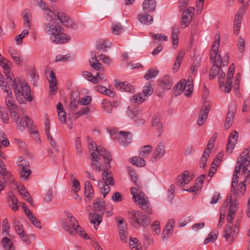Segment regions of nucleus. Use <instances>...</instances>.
<instances>
[{"label":"nucleus","mask_w":250,"mask_h":250,"mask_svg":"<svg viewBox=\"0 0 250 250\" xmlns=\"http://www.w3.org/2000/svg\"><path fill=\"white\" fill-rule=\"evenodd\" d=\"M43 29L45 33L50 36L51 41L54 43H65L70 39L68 36L62 33V28L60 26L50 23H45Z\"/></svg>","instance_id":"obj_5"},{"label":"nucleus","mask_w":250,"mask_h":250,"mask_svg":"<svg viewBox=\"0 0 250 250\" xmlns=\"http://www.w3.org/2000/svg\"><path fill=\"white\" fill-rule=\"evenodd\" d=\"M186 80L180 81L174 87L176 95L181 94L184 91V83Z\"/></svg>","instance_id":"obj_47"},{"label":"nucleus","mask_w":250,"mask_h":250,"mask_svg":"<svg viewBox=\"0 0 250 250\" xmlns=\"http://www.w3.org/2000/svg\"><path fill=\"white\" fill-rule=\"evenodd\" d=\"M23 19V27L24 28H28L31 29L32 14L30 11L28 9H25L22 12V14Z\"/></svg>","instance_id":"obj_23"},{"label":"nucleus","mask_w":250,"mask_h":250,"mask_svg":"<svg viewBox=\"0 0 250 250\" xmlns=\"http://www.w3.org/2000/svg\"><path fill=\"white\" fill-rule=\"evenodd\" d=\"M64 213L68 218V223L64 225V229L71 235H75L78 233L84 239H89L86 232L79 226L77 220L73 217V215L67 211H65Z\"/></svg>","instance_id":"obj_7"},{"label":"nucleus","mask_w":250,"mask_h":250,"mask_svg":"<svg viewBox=\"0 0 250 250\" xmlns=\"http://www.w3.org/2000/svg\"><path fill=\"white\" fill-rule=\"evenodd\" d=\"M45 73L46 78L49 83L50 89L51 90V93L53 95H55L57 89L56 76L53 71L49 69H47Z\"/></svg>","instance_id":"obj_15"},{"label":"nucleus","mask_w":250,"mask_h":250,"mask_svg":"<svg viewBox=\"0 0 250 250\" xmlns=\"http://www.w3.org/2000/svg\"><path fill=\"white\" fill-rule=\"evenodd\" d=\"M129 176L130 177L131 180L134 183V184L137 186H138V187L140 186V183L139 181H138L137 175L133 169H132L131 168L129 169Z\"/></svg>","instance_id":"obj_56"},{"label":"nucleus","mask_w":250,"mask_h":250,"mask_svg":"<svg viewBox=\"0 0 250 250\" xmlns=\"http://www.w3.org/2000/svg\"><path fill=\"white\" fill-rule=\"evenodd\" d=\"M84 193L87 198H93V189L92 186L89 181H86L84 183Z\"/></svg>","instance_id":"obj_31"},{"label":"nucleus","mask_w":250,"mask_h":250,"mask_svg":"<svg viewBox=\"0 0 250 250\" xmlns=\"http://www.w3.org/2000/svg\"><path fill=\"white\" fill-rule=\"evenodd\" d=\"M208 114L207 113V112H204L201 111L197 121L198 125H202L205 123L208 117Z\"/></svg>","instance_id":"obj_60"},{"label":"nucleus","mask_w":250,"mask_h":250,"mask_svg":"<svg viewBox=\"0 0 250 250\" xmlns=\"http://www.w3.org/2000/svg\"><path fill=\"white\" fill-rule=\"evenodd\" d=\"M156 2L155 0H145L142 4L143 9L145 12H152L156 8Z\"/></svg>","instance_id":"obj_24"},{"label":"nucleus","mask_w":250,"mask_h":250,"mask_svg":"<svg viewBox=\"0 0 250 250\" xmlns=\"http://www.w3.org/2000/svg\"><path fill=\"white\" fill-rule=\"evenodd\" d=\"M159 71L154 69H150L145 75L144 77L146 80L155 78L159 74Z\"/></svg>","instance_id":"obj_52"},{"label":"nucleus","mask_w":250,"mask_h":250,"mask_svg":"<svg viewBox=\"0 0 250 250\" xmlns=\"http://www.w3.org/2000/svg\"><path fill=\"white\" fill-rule=\"evenodd\" d=\"M17 165L19 167L21 178L23 180H27L31 173L29 162L26 160L21 159L20 157L17 162Z\"/></svg>","instance_id":"obj_13"},{"label":"nucleus","mask_w":250,"mask_h":250,"mask_svg":"<svg viewBox=\"0 0 250 250\" xmlns=\"http://www.w3.org/2000/svg\"><path fill=\"white\" fill-rule=\"evenodd\" d=\"M111 28L113 34L116 35H119L124 30V27L120 23H112Z\"/></svg>","instance_id":"obj_41"},{"label":"nucleus","mask_w":250,"mask_h":250,"mask_svg":"<svg viewBox=\"0 0 250 250\" xmlns=\"http://www.w3.org/2000/svg\"><path fill=\"white\" fill-rule=\"evenodd\" d=\"M220 38V34H216L210 51V58L214 62L209 73L210 79L214 78L220 72V68L218 67V65L226 66L228 64L229 61V57L228 53H226L223 57H222L220 53H218Z\"/></svg>","instance_id":"obj_1"},{"label":"nucleus","mask_w":250,"mask_h":250,"mask_svg":"<svg viewBox=\"0 0 250 250\" xmlns=\"http://www.w3.org/2000/svg\"><path fill=\"white\" fill-rule=\"evenodd\" d=\"M217 238V234L213 231H211L204 241V244H207L214 242Z\"/></svg>","instance_id":"obj_59"},{"label":"nucleus","mask_w":250,"mask_h":250,"mask_svg":"<svg viewBox=\"0 0 250 250\" xmlns=\"http://www.w3.org/2000/svg\"><path fill=\"white\" fill-rule=\"evenodd\" d=\"M91 57L89 61L91 67L95 70L103 71L104 69L102 64L98 62L96 52L95 51L91 52Z\"/></svg>","instance_id":"obj_21"},{"label":"nucleus","mask_w":250,"mask_h":250,"mask_svg":"<svg viewBox=\"0 0 250 250\" xmlns=\"http://www.w3.org/2000/svg\"><path fill=\"white\" fill-rule=\"evenodd\" d=\"M98 186L103 193V197L104 198L106 195L110 191V188L107 183L103 182V181L99 183Z\"/></svg>","instance_id":"obj_42"},{"label":"nucleus","mask_w":250,"mask_h":250,"mask_svg":"<svg viewBox=\"0 0 250 250\" xmlns=\"http://www.w3.org/2000/svg\"><path fill=\"white\" fill-rule=\"evenodd\" d=\"M10 54L15 62L19 64L21 63V60L19 53L15 50H12L10 51Z\"/></svg>","instance_id":"obj_58"},{"label":"nucleus","mask_w":250,"mask_h":250,"mask_svg":"<svg viewBox=\"0 0 250 250\" xmlns=\"http://www.w3.org/2000/svg\"><path fill=\"white\" fill-rule=\"evenodd\" d=\"M0 174L4 177L9 179L10 181H13V177L11 173L8 171L5 167L4 163L0 159Z\"/></svg>","instance_id":"obj_29"},{"label":"nucleus","mask_w":250,"mask_h":250,"mask_svg":"<svg viewBox=\"0 0 250 250\" xmlns=\"http://www.w3.org/2000/svg\"><path fill=\"white\" fill-rule=\"evenodd\" d=\"M174 220L173 219H170L165 227V231L163 232V233L166 232V234L167 235L168 233L172 232V228L174 227Z\"/></svg>","instance_id":"obj_53"},{"label":"nucleus","mask_w":250,"mask_h":250,"mask_svg":"<svg viewBox=\"0 0 250 250\" xmlns=\"http://www.w3.org/2000/svg\"><path fill=\"white\" fill-rule=\"evenodd\" d=\"M193 179V176L188 171H184L177 178L176 184L180 187H183Z\"/></svg>","instance_id":"obj_17"},{"label":"nucleus","mask_w":250,"mask_h":250,"mask_svg":"<svg viewBox=\"0 0 250 250\" xmlns=\"http://www.w3.org/2000/svg\"><path fill=\"white\" fill-rule=\"evenodd\" d=\"M173 84L172 78L168 75L162 77L160 80V86L163 89L169 90Z\"/></svg>","instance_id":"obj_22"},{"label":"nucleus","mask_w":250,"mask_h":250,"mask_svg":"<svg viewBox=\"0 0 250 250\" xmlns=\"http://www.w3.org/2000/svg\"><path fill=\"white\" fill-rule=\"evenodd\" d=\"M217 136L218 135L217 133H215L213 134L212 137L210 138L205 150L211 152L212 148L214 146V143H215L217 138Z\"/></svg>","instance_id":"obj_49"},{"label":"nucleus","mask_w":250,"mask_h":250,"mask_svg":"<svg viewBox=\"0 0 250 250\" xmlns=\"http://www.w3.org/2000/svg\"><path fill=\"white\" fill-rule=\"evenodd\" d=\"M234 72V65L232 64L229 67L227 76V81L224 84L223 80L225 79V73L220 69L218 73V80L220 87L226 93H229L231 89V78L233 77Z\"/></svg>","instance_id":"obj_10"},{"label":"nucleus","mask_w":250,"mask_h":250,"mask_svg":"<svg viewBox=\"0 0 250 250\" xmlns=\"http://www.w3.org/2000/svg\"><path fill=\"white\" fill-rule=\"evenodd\" d=\"M146 100L142 93H138L137 94L132 96L130 98V102L133 104H141Z\"/></svg>","instance_id":"obj_32"},{"label":"nucleus","mask_w":250,"mask_h":250,"mask_svg":"<svg viewBox=\"0 0 250 250\" xmlns=\"http://www.w3.org/2000/svg\"><path fill=\"white\" fill-rule=\"evenodd\" d=\"M118 232L121 241L124 243H126L127 242L126 237L128 235L127 227H120L119 229H118Z\"/></svg>","instance_id":"obj_35"},{"label":"nucleus","mask_w":250,"mask_h":250,"mask_svg":"<svg viewBox=\"0 0 250 250\" xmlns=\"http://www.w3.org/2000/svg\"><path fill=\"white\" fill-rule=\"evenodd\" d=\"M104 201L102 199H97L94 202V208L96 211H102L104 208Z\"/></svg>","instance_id":"obj_50"},{"label":"nucleus","mask_w":250,"mask_h":250,"mask_svg":"<svg viewBox=\"0 0 250 250\" xmlns=\"http://www.w3.org/2000/svg\"><path fill=\"white\" fill-rule=\"evenodd\" d=\"M1 243L3 248L5 250H14L15 249L13 242L7 237L3 238Z\"/></svg>","instance_id":"obj_36"},{"label":"nucleus","mask_w":250,"mask_h":250,"mask_svg":"<svg viewBox=\"0 0 250 250\" xmlns=\"http://www.w3.org/2000/svg\"><path fill=\"white\" fill-rule=\"evenodd\" d=\"M195 9L193 7H189L182 14L181 21V27L183 29L188 27L194 15Z\"/></svg>","instance_id":"obj_14"},{"label":"nucleus","mask_w":250,"mask_h":250,"mask_svg":"<svg viewBox=\"0 0 250 250\" xmlns=\"http://www.w3.org/2000/svg\"><path fill=\"white\" fill-rule=\"evenodd\" d=\"M114 86L116 88L121 91L133 93L135 91L134 86L127 82H122L118 80L114 81Z\"/></svg>","instance_id":"obj_18"},{"label":"nucleus","mask_w":250,"mask_h":250,"mask_svg":"<svg viewBox=\"0 0 250 250\" xmlns=\"http://www.w3.org/2000/svg\"><path fill=\"white\" fill-rule=\"evenodd\" d=\"M56 16L63 25L68 28H75L76 25L74 23L73 21L71 19H69V18L66 16L64 14L61 12H57Z\"/></svg>","instance_id":"obj_20"},{"label":"nucleus","mask_w":250,"mask_h":250,"mask_svg":"<svg viewBox=\"0 0 250 250\" xmlns=\"http://www.w3.org/2000/svg\"><path fill=\"white\" fill-rule=\"evenodd\" d=\"M152 39L154 42H157V41H167V37L162 34H156L152 35Z\"/></svg>","instance_id":"obj_62"},{"label":"nucleus","mask_w":250,"mask_h":250,"mask_svg":"<svg viewBox=\"0 0 250 250\" xmlns=\"http://www.w3.org/2000/svg\"><path fill=\"white\" fill-rule=\"evenodd\" d=\"M238 49L239 52L242 53L245 51V43L244 39L240 36L237 43Z\"/></svg>","instance_id":"obj_63"},{"label":"nucleus","mask_w":250,"mask_h":250,"mask_svg":"<svg viewBox=\"0 0 250 250\" xmlns=\"http://www.w3.org/2000/svg\"><path fill=\"white\" fill-rule=\"evenodd\" d=\"M137 19L139 21L144 24H150L153 21V18L152 16L146 14V12L144 14H139Z\"/></svg>","instance_id":"obj_26"},{"label":"nucleus","mask_w":250,"mask_h":250,"mask_svg":"<svg viewBox=\"0 0 250 250\" xmlns=\"http://www.w3.org/2000/svg\"><path fill=\"white\" fill-rule=\"evenodd\" d=\"M89 148L91 152L92 162L91 167L96 172H99L102 170L101 163L100 162L101 157L105 160V162L109 164L112 160L110 153L106 151L105 149L101 146H97L95 143L90 142Z\"/></svg>","instance_id":"obj_3"},{"label":"nucleus","mask_w":250,"mask_h":250,"mask_svg":"<svg viewBox=\"0 0 250 250\" xmlns=\"http://www.w3.org/2000/svg\"><path fill=\"white\" fill-rule=\"evenodd\" d=\"M241 171H236V169L235 168L234 172L233 174V177L232 180V183H231V187L232 188H233L234 186H237V184H238V179L239 177L238 174H240Z\"/></svg>","instance_id":"obj_61"},{"label":"nucleus","mask_w":250,"mask_h":250,"mask_svg":"<svg viewBox=\"0 0 250 250\" xmlns=\"http://www.w3.org/2000/svg\"><path fill=\"white\" fill-rule=\"evenodd\" d=\"M184 55L185 53L183 51H181L178 52L172 68L173 72L175 73L177 71L182 62Z\"/></svg>","instance_id":"obj_30"},{"label":"nucleus","mask_w":250,"mask_h":250,"mask_svg":"<svg viewBox=\"0 0 250 250\" xmlns=\"http://www.w3.org/2000/svg\"><path fill=\"white\" fill-rule=\"evenodd\" d=\"M238 137V133L235 130L232 131L230 134L226 148V152L229 154L232 152L237 143Z\"/></svg>","instance_id":"obj_16"},{"label":"nucleus","mask_w":250,"mask_h":250,"mask_svg":"<svg viewBox=\"0 0 250 250\" xmlns=\"http://www.w3.org/2000/svg\"><path fill=\"white\" fill-rule=\"evenodd\" d=\"M5 74L7 79L12 82L11 85L14 89L16 98L19 102L22 104L24 103L25 100L28 102L32 101L33 98L30 95V89L25 81L13 79L12 74L9 72H7V73L6 72Z\"/></svg>","instance_id":"obj_2"},{"label":"nucleus","mask_w":250,"mask_h":250,"mask_svg":"<svg viewBox=\"0 0 250 250\" xmlns=\"http://www.w3.org/2000/svg\"><path fill=\"white\" fill-rule=\"evenodd\" d=\"M153 92V88L149 83H147L143 87V93H142L145 98H146L150 96Z\"/></svg>","instance_id":"obj_39"},{"label":"nucleus","mask_w":250,"mask_h":250,"mask_svg":"<svg viewBox=\"0 0 250 250\" xmlns=\"http://www.w3.org/2000/svg\"><path fill=\"white\" fill-rule=\"evenodd\" d=\"M28 131L31 135H32L34 139L38 143L41 142L39 134L35 126H28Z\"/></svg>","instance_id":"obj_40"},{"label":"nucleus","mask_w":250,"mask_h":250,"mask_svg":"<svg viewBox=\"0 0 250 250\" xmlns=\"http://www.w3.org/2000/svg\"><path fill=\"white\" fill-rule=\"evenodd\" d=\"M242 20V17H240L239 16L235 15L233 23L234 33L235 35H238L239 33L241 28Z\"/></svg>","instance_id":"obj_37"},{"label":"nucleus","mask_w":250,"mask_h":250,"mask_svg":"<svg viewBox=\"0 0 250 250\" xmlns=\"http://www.w3.org/2000/svg\"><path fill=\"white\" fill-rule=\"evenodd\" d=\"M236 113V108L234 106H231L229 108L228 115L226 118V123L228 125H231V121Z\"/></svg>","instance_id":"obj_46"},{"label":"nucleus","mask_w":250,"mask_h":250,"mask_svg":"<svg viewBox=\"0 0 250 250\" xmlns=\"http://www.w3.org/2000/svg\"><path fill=\"white\" fill-rule=\"evenodd\" d=\"M184 91L183 92L187 97H189L192 95L193 90V85L191 82L189 81L188 82L185 81L184 83Z\"/></svg>","instance_id":"obj_34"},{"label":"nucleus","mask_w":250,"mask_h":250,"mask_svg":"<svg viewBox=\"0 0 250 250\" xmlns=\"http://www.w3.org/2000/svg\"><path fill=\"white\" fill-rule=\"evenodd\" d=\"M7 202L9 206L13 211H16L19 209V206L18 205L17 199L12 192L8 193Z\"/></svg>","instance_id":"obj_25"},{"label":"nucleus","mask_w":250,"mask_h":250,"mask_svg":"<svg viewBox=\"0 0 250 250\" xmlns=\"http://www.w3.org/2000/svg\"><path fill=\"white\" fill-rule=\"evenodd\" d=\"M130 191L133 199L135 202H137L140 205L142 206V209H146L148 207V201L147 198L143 192L140 191L138 188L132 187L130 188Z\"/></svg>","instance_id":"obj_12"},{"label":"nucleus","mask_w":250,"mask_h":250,"mask_svg":"<svg viewBox=\"0 0 250 250\" xmlns=\"http://www.w3.org/2000/svg\"><path fill=\"white\" fill-rule=\"evenodd\" d=\"M130 162L133 165L138 167H143L146 165L145 161L141 157H133Z\"/></svg>","instance_id":"obj_44"},{"label":"nucleus","mask_w":250,"mask_h":250,"mask_svg":"<svg viewBox=\"0 0 250 250\" xmlns=\"http://www.w3.org/2000/svg\"><path fill=\"white\" fill-rule=\"evenodd\" d=\"M243 178L244 179L242 182L237 184V186H234L233 188H231V193L228 196L223 205V207L225 208H227L229 204H230V206L231 203L234 200L236 201V209L237 208L238 204L237 202L236 196L241 197L243 196L244 194L246 188V182L250 183V178H247V177H243Z\"/></svg>","instance_id":"obj_8"},{"label":"nucleus","mask_w":250,"mask_h":250,"mask_svg":"<svg viewBox=\"0 0 250 250\" xmlns=\"http://www.w3.org/2000/svg\"><path fill=\"white\" fill-rule=\"evenodd\" d=\"M89 220L90 222L94 225V228L97 229V226H98L102 221V217L95 213H90Z\"/></svg>","instance_id":"obj_28"},{"label":"nucleus","mask_w":250,"mask_h":250,"mask_svg":"<svg viewBox=\"0 0 250 250\" xmlns=\"http://www.w3.org/2000/svg\"><path fill=\"white\" fill-rule=\"evenodd\" d=\"M129 219L130 224L134 228L137 226L145 228L149 225L151 221L148 216L137 210H133L129 212Z\"/></svg>","instance_id":"obj_9"},{"label":"nucleus","mask_w":250,"mask_h":250,"mask_svg":"<svg viewBox=\"0 0 250 250\" xmlns=\"http://www.w3.org/2000/svg\"><path fill=\"white\" fill-rule=\"evenodd\" d=\"M110 44L111 43L109 42L101 41L97 43V47L98 49L105 50L110 47Z\"/></svg>","instance_id":"obj_57"},{"label":"nucleus","mask_w":250,"mask_h":250,"mask_svg":"<svg viewBox=\"0 0 250 250\" xmlns=\"http://www.w3.org/2000/svg\"><path fill=\"white\" fill-rule=\"evenodd\" d=\"M236 211V201L233 200L229 207L228 214L227 216L228 224L226 226L224 234V237L227 241H230V244L232 243L236 237L238 231L239 227L237 225L232 228V221L235 217V213Z\"/></svg>","instance_id":"obj_4"},{"label":"nucleus","mask_w":250,"mask_h":250,"mask_svg":"<svg viewBox=\"0 0 250 250\" xmlns=\"http://www.w3.org/2000/svg\"><path fill=\"white\" fill-rule=\"evenodd\" d=\"M211 152H208V151L204 150V151L203 152L202 156L201 158V160H200V167H201L204 168L205 167L206 163L207 162V161H208V159L209 154Z\"/></svg>","instance_id":"obj_54"},{"label":"nucleus","mask_w":250,"mask_h":250,"mask_svg":"<svg viewBox=\"0 0 250 250\" xmlns=\"http://www.w3.org/2000/svg\"><path fill=\"white\" fill-rule=\"evenodd\" d=\"M102 178L104 181L103 182L108 183L111 186H113L115 184L114 181L111 176L110 172L107 171V170H104L102 173Z\"/></svg>","instance_id":"obj_33"},{"label":"nucleus","mask_w":250,"mask_h":250,"mask_svg":"<svg viewBox=\"0 0 250 250\" xmlns=\"http://www.w3.org/2000/svg\"><path fill=\"white\" fill-rule=\"evenodd\" d=\"M94 89L97 91L107 96H111L113 93L110 90L107 89L104 86L97 85L95 86Z\"/></svg>","instance_id":"obj_51"},{"label":"nucleus","mask_w":250,"mask_h":250,"mask_svg":"<svg viewBox=\"0 0 250 250\" xmlns=\"http://www.w3.org/2000/svg\"><path fill=\"white\" fill-rule=\"evenodd\" d=\"M44 11V14L45 15L46 20L49 22H52L53 21V16L55 13L49 9L45 8V9H43Z\"/></svg>","instance_id":"obj_55"},{"label":"nucleus","mask_w":250,"mask_h":250,"mask_svg":"<svg viewBox=\"0 0 250 250\" xmlns=\"http://www.w3.org/2000/svg\"><path fill=\"white\" fill-rule=\"evenodd\" d=\"M110 136L114 138L117 136L120 144L124 146H127L131 142V134L128 131H121L117 132L116 128L114 127L108 128L107 129Z\"/></svg>","instance_id":"obj_11"},{"label":"nucleus","mask_w":250,"mask_h":250,"mask_svg":"<svg viewBox=\"0 0 250 250\" xmlns=\"http://www.w3.org/2000/svg\"><path fill=\"white\" fill-rule=\"evenodd\" d=\"M165 153V146L160 142L154 149L151 156V161L156 162L161 159Z\"/></svg>","instance_id":"obj_19"},{"label":"nucleus","mask_w":250,"mask_h":250,"mask_svg":"<svg viewBox=\"0 0 250 250\" xmlns=\"http://www.w3.org/2000/svg\"><path fill=\"white\" fill-rule=\"evenodd\" d=\"M0 114L3 123L7 124L9 121V116L7 112L4 109L0 110Z\"/></svg>","instance_id":"obj_64"},{"label":"nucleus","mask_w":250,"mask_h":250,"mask_svg":"<svg viewBox=\"0 0 250 250\" xmlns=\"http://www.w3.org/2000/svg\"><path fill=\"white\" fill-rule=\"evenodd\" d=\"M82 74L84 78L86 79L89 81L92 82L94 83H99V79L97 77H95L91 73L88 71H83Z\"/></svg>","instance_id":"obj_38"},{"label":"nucleus","mask_w":250,"mask_h":250,"mask_svg":"<svg viewBox=\"0 0 250 250\" xmlns=\"http://www.w3.org/2000/svg\"><path fill=\"white\" fill-rule=\"evenodd\" d=\"M13 225L15 227L16 231L19 232H23L22 225L21 223L19 220L16 217H13Z\"/></svg>","instance_id":"obj_45"},{"label":"nucleus","mask_w":250,"mask_h":250,"mask_svg":"<svg viewBox=\"0 0 250 250\" xmlns=\"http://www.w3.org/2000/svg\"><path fill=\"white\" fill-rule=\"evenodd\" d=\"M18 189L20 194L23 196L24 199L31 205L33 204V199L26 189L23 186H20L18 187Z\"/></svg>","instance_id":"obj_27"},{"label":"nucleus","mask_w":250,"mask_h":250,"mask_svg":"<svg viewBox=\"0 0 250 250\" xmlns=\"http://www.w3.org/2000/svg\"><path fill=\"white\" fill-rule=\"evenodd\" d=\"M5 102L7 107L10 111L11 116L14 118L17 124H22L23 125L25 124V125H32L33 122L29 117L26 116L21 119L18 116L17 113L18 107L13 97L12 91L6 93V96L5 97Z\"/></svg>","instance_id":"obj_6"},{"label":"nucleus","mask_w":250,"mask_h":250,"mask_svg":"<svg viewBox=\"0 0 250 250\" xmlns=\"http://www.w3.org/2000/svg\"><path fill=\"white\" fill-rule=\"evenodd\" d=\"M152 147L150 145H146L142 146L141 148V151L140 153V156L143 159L146 158L149 155V153L151 151Z\"/></svg>","instance_id":"obj_43"},{"label":"nucleus","mask_w":250,"mask_h":250,"mask_svg":"<svg viewBox=\"0 0 250 250\" xmlns=\"http://www.w3.org/2000/svg\"><path fill=\"white\" fill-rule=\"evenodd\" d=\"M129 246L132 250H142L141 244L139 240L136 238H132L129 241Z\"/></svg>","instance_id":"obj_48"}]
</instances>
